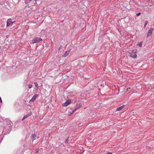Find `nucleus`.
<instances>
[{"instance_id": "1", "label": "nucleus", "mask_w": 154, "mask_h": 154, "mask_svg": "<svg viewBox=\"0 0 154 154\" xmlns=\"http://www.w3.org/2000/svg\"><path fill=\"white\" fill-rule=\"evenodd\" d=\"M137 52V49H135L133 50L132 53L131 54L130 56L134 58H136L137 57V55L136 52Z\"/></svg>"}, {"instance_id": "2", "label": "nucleus", "mask_w": 154, "mask_h": 154, "mask_svg": "<svg viewBox=\"0 0 154 154\" xmlns=\"http://www.w3.org/2000/svg\"><path fill=\"white\" fill-rule=\"evenodd\" d=\"M42 40V39L40 38L34 37L33 38L32 40V42L33 43H35L38 42H39Z\"/></svg>"}, {"instance_id": "3", "label": "nucleus", "mask_w": 154, "mask_h": 154, "mask_svg": "<svg viewBox=\"0 0 154 154\" xmlns=\"http://www.w3.org/2000/svg\"><path fill=\"white\" fill-rule=\"evenodd\" d=\"M71 100L70 99L67 100L63 104L62 106L63 107L67 106L71 104Z\"/></svg>"}, {"instance_id": "4", "label": "nucleus", "mask_w": 154, "mask_h": 154, "mask_svg": "<svg viewBox=\"0 0 154 154\" xmlns=\"http://www.w3.org/2000/svg\"><path fill=\"white\" fill-rule=\"evenodd\" d=\"M153 30V28H151L148 30L147 34V37L151 36L152 35Z\"/></svg>"}, {"instance_id": "5", "label": "nucleus", "mask_w": 154, "mask_h": 154, "mask_svg": "<svg viewBox=\"0 0 154 154\" xmlns=\"http://www.w3.org/2000/svg\"><path fill=\"white\" fill-rule=\"evenodd\" d=\"M13 22H12V19H8L7 22L6 26H9L11 24H12Z\"/></svg>"}, {"instance_id": "6", "label": "nucleus", "mask_w": 154, "mask_h": 154, "mask_svg": "<svg viewBox=\"0 0 154 154\" xmlns=\"http://www.w3.org/2000/svg\"><path fill=\"white\" fill-rule=\"evenodd\" d=\"M38 95L36 94L34 96L31 100H29V102H33L37 97Z\"/></svg>"}, {"instance_id": "7", "label": "nucleus", "mask_w": 154, "mask_h": 154, "mask_svg": "<svg viewBox=\"0 0 154 154\" xmlns=\"http://www.w3.org/2000/svg\"><path fill=\"white\" fill-rule=\"evenodd\" d=\"M32 137L33 140H34L37 139L39 138V137L38 135H37L36 134H34L32 135ZM33 140L32 142H33Z\"/></svg>"}, {"instance_id": "8", "label": "nucleus", "mask_w": 154, "mask_h": 154, "mask_svg": "<svg viewBox=\"0 0 154 154\" xmlns=\"http://www.w3.org/2000/svg\"><path fill=\"white\" fill-rule=\"evenodd\" d=\"M82 107V104H78L75 106L76 108L75 110V111L78 109L81 108Z\"/></svg>"}, {"instance_id": "9", "label": "nucleus", "mask_w": 154, "mask_h": 154, "mask_svg": "<svg viewBox=\"0 0 154 154\" xmlns=\"http://www.w3.org/2000/svg\"><path fill=\"white\" fill-rule=\"evenodd\" d=\"M70 51H66L65 53L63 54V57H66L67 56L69 52Z\"/></svg>"}, {"instance_id": "10", "label": "nucleus", "mask_w": 154, "mask_h": 154, "mask_svg": "<svg viewBox=\"0 0 154 154\" xmlns=\"http://www.w3.org/2000/svg\"><path fill=\"white\" fill-rule=\"evenodd\" d=\"M125 107V105H123L119 108H118L116 109L117 111H120L122 109Z\"/></svg>"}, {"instance_id": "11", "label": "nucleus", "mask_w": 154, "mask_h": 154, "mask_svg": "<svg viewBox=\"0 0 154 154\" xmlns=\"http://www.w3.org/2000/svg\"><path fill=\"white\" fill-rule=\"evenodd\" d=\"M29 116V115H28L24 116L23 117V118L22 120H24L26 118L28 117Z\"/></svg>"}, {"instance_id": "12", "label": "nucleus", "mask_w": 154, "mask_h": 154, "mask_svg": "<svg viewBox=\"0 0 154 154\" xmlns=\"http://www.w3.org/2000/svg\"><path fill=\"white\" fill-rule=\"evenodd\" d=\"M75 111V110H74L73 111H72V112H70L68 114V116H70L72 115V114Z\"/></svg>"}, {"instance_id": "13", "label": "nucleus", "mask_w": 154, "mask_h": 154, "mask_svg": "<svg viewBox=\"0 0 154 154\" xmlns=\"http://www.w3.org/2000/svg\"><path fill=\"white\" fill-rule=\"evenodd\" d=\"M150 144L151 146H152L153 145L154 146V140H153L152 142H150Z\"/></svg>"}, {"instance_id": "14", "label": "nucleus", "mask_w": 154, "mask_h": 154, "mask_svg": "<svg viewBox=\"0 0 154 154\" xmlns=\"http://www.w3.org/2000/svg\"><path fill=\"white\" fill-rule=\"evenodd\" d=\"M148 21H146L145 22V24H144V28H145L146 27V25L148 24Z\"/></svg>"}, {"instance_id": "15", "label": "nucleus", "mask_w": 154, "mask_h": 154, "mask_svg": "<svg viewBox=\"0 0 154 154\" xmlns=\"http://www.w3.org/2000/svg\"><path fill=\"white\" fill-rule=\"evenodd\" d=\"M25 1V2L26 4H28L30 2L28 1V0H24Z\"/></svg>"}, {"instance_id": "16", "label": "nucleus", "mask_w": 154, "mask_h": 154, "mask_svg": "<svg viewBox=\"0 0 154 154\" xmlns=\"http://www.w3.org/2000/svg\"><path fill=\"white\" fill-rule=\"evenodd\" d=\"M39 150V149H36L35 150V153H37L38 152V151Z\"/></svg>"}, {"instance_id": "17", "label": "nucleus", "mask_w": 154, "mask_h": 154, "mask_svg": "<svg viewBox=\"0 0 154 154\" xmlns=\"http://www.w3.org/2000/svg\"><path fill=\"white\" fill-rule=\"evenodd\" d=\"M34 84L35 85V86L37 88H38V86L37 82H35L34 83Z\"/></svg>"}, {"instance_id": "18", "label": "nucleus", "mask_w": 154, "mask_h": 154, "mask_svg": "<svg viewBox=\"0 0 154 154\" xmlns=\"http://www.w3.org/2000/svg\"><path fill=\"white\" fill-rule=\"evenodd\" d=\"M32 85H29L28 87L29 88H31L32 87Z\"/></svg>"}, {"instance_id": "19", "label": "nucleus", "mask_w": 154, "mask_h": 154, "mask_svg": "<svg viewBox=\"0 0 154 154\" xmlns=\"http://www.w3.org/2000/svg\"><path fill=\"white\" fill-rule=\"evenodd\" d=\"M138 45L140 46V47H141L142 46V43H141L140 44H138Z\"/></svg>"}, {"instance_id": "20", "label": "nucleus", "mask_w": 154, "mask_h": 154, "mask_svg": "<svg viewBox=\"0 0 154 154\" xmlns=\"http://www.w3.org/2000/svg\"><path fill=\"white\" fill-rule=\"evenodd\" d=\"M140 13H138V14H137V16H138L140 15Z\"/></svg>"}, {"instance_id": "21", "label": "nucleus", "mask_w": 154, "mask_h": 154, "mask_svg": "<svg viewBox=\"0 0 154 154\" xmlns=\"http://www.w3.org/2000/svg\"><path fill=\"white\" fill-rule=\"evenodd\" d=\"M106 154H112V153L111 152H109L107 153Z\"/></svg>"}, {"instance_id": "22", "label": "nucleus", "mask_w": 154, "mask_h": 154, "mask_svg": "<svg viewBox=\"0 0 154 154\" xmlns=\"http://www.w3.org/2000/svg\"><path fill=\"white\" fill-rule=\"evenodd\" d=\"M67 140H66V142H66V143H67Z\"/></svg>"}]
</instances>
